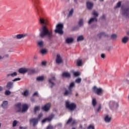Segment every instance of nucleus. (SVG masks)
I'll use <instances>...</instances> for the list:
<instances>
[{
  "label": "nucleus",
  "mask_w": 129,
  "mask_h": 129,
  "mask_svg": "<svg viewBox=\"0 0 129 129\" xmlns=\"http://www.w3.org/2000/svg\"><path fill=\"white\" fill-rule=\"evenodd\" d=\"M129 38L127 36H125L122 39V43L123 44H126L128 42Z\"/></svg>",
  "instance_id": "obj_23"
},
{
  "label": "nucleus",
  "mask_w": 129,
  "mask_h": 129,
  "mask_svg": "<svg viewBox=\"0 0 129 129\" xmlns=\"http://www.w3.org/2000/svg\"><path fill=\"white\" fill-rule=\"evenodd\" d=\"M50 107H51V104L47 103L42 107V109L44 110V111H48V110H50Z\"/></svg>",
  "instance_id": "obj_9"
},
{
  "label": "nucleus",
  "mask_w": 129,
  "mask_h": 129,
  "mask_svg": "<svg viewBox=\"0 0 129 129\" xmlns=\"http://www.w3.org/2000/svg\"><path fill=\"white\" fill-rule=\"evenodd\" d=\"M107 50H108V51L111 50V47H108V48H107Z\"/></svg>",
  "instance_id": "obj_58"
},
{
  "label": "nucleus",
  "mask_w": 129,
  "mask_h": 129,
  "mask_svg": "<svg viewBox=\"0 0 129 129\" xmlns=\"http://www.w3.org/2000/svg\"><path fill=\"white\" fill-rule=\"evenodd\" d=\"M52 118H53V115L49 116L48 117L45 118L42 120V123H45L46 121H50L52 120Z\"/></svg>",
  "instance_id": "obj_17"
},
{
  "label": "nucleus",
  "mask_w": 129,
  "mask_h": 129,
  "mask_svg": "<svg viewBox=\"0 0 129 129\" xmlns=\"http://www.w3.org/2000/svg\"><path fill=\"white\" fill-rule=\"evenodd\" d=\"M101 109V105H99L98 108L97 109L96 111L97 112H99L100 110Z\"/></svg>",
  "instance_id": "obj_49"
},
{
  "label": "nucleus",
  "mask_w": 129,
  "mask_h": 129,
  "mask_svg": "<svg viewBox=\"0 0 129 129\" xmlns=\"http://www.w3.org/2000/svg\"><path fill=\"white\" fill-rule=\"evenodd\" d=\"M56 81V78H55V77H52V78L51 79H49V84H51V88H53V86H54V85H55V83H54V81Z\"/></svg>",
  "instance_id": "obj_10"
},
{
  "label": "nucleus",
  "mask_w": 129,
  "mask_h": 129,
  "mask_svg": "<svg viewBox=\"0 0 129 129\" xmlns=\"http://www.w3.org/2000/svg\"><path fill=\"white\" fill-rule=\"evenodd\" d=\"M79 26H83V19H80L79 22Z\"/></svg>",
  "instance_id": "obj_40"
},
{
  "label": "nucleus",
  "mask_w": 129,
  "mask_h": 129,
  "mask_svg": "<svg viewBox=\"0 0 129 129\" xmlns=\"http://www.w3.org/2000/svg\"><path fill=\"white\" fill-rule=\"evenodd\" d=\"M5 57H6L7 58H8L9 57V54H6L5 55Z\"/></svg>",
  "instance_id": "obj_64"
},
{
  "label": "nucleus",
  "mask_w": 129,
  "mask_h": 129,
  "mask_svg": "<svg viewBox=\"0 0 129 129\" xmlns=\"http://www.w3.org/2000/svg\"><path fill=\"white\" fill-rule=\"evenodd\" d=\"M74 87H75V84H74V82H72L70 84L69 87V90H72Z\"/></svg>",
  "instance_id": "obj_26"
},
{
  "label": "nucleus",
  "mask_w": 129,
  "mask_h": 129,
  "mask_svg": "<svg viewBox=\"0 0 129 129\" xmlns=\"http://www.w3.org/2000/svg\"><path fill=\"white\" fill-rule=\"evenodd\" d=\"M87 8L88 10H91L93 8V3L91 2L87 3Z\"/></svg>",
  "instance_id": "obj_20"
},
{
  "label": "nucleus",
  "mask_w": 129,
  "mask_h": 129,
  "mask_svg": "<svg viewBox=\"0 0 129 129\" xmlns=\"http://www.w3.org/2000/svg\"><path fill=\"white\" fill-rule=\"evenodd\" d=\"M17 75H18V74L16 72H14L13 73L11 74V76L12 77H15V76H17Z\"/></svg>",
  "instance_id": "obj_44"
},
{
  "label": "nucleus",
  "mask_w": 129,
  "mask_h": 129,
  "mask_svg": "<svg viewBox=\"0 0 129 129\" xmlns=\"http://www.w3.org/2000/svg\"><path fill=\"white\" fill-rule=\"evenodd\" d=\"M11 92L9 90H6L5 92V95H10L11 94Z\"/></svg>",
  "instance_id": "obj_45"
},
{
  "label": "nucleus",
  "mask_w": 129,
  "mask_h": 129,
  "mask_svg": "<svg viewBox=\"0 0 129 129\" xmlns=\"http://www.w3.org/2000/svg\"><path fill=\"white\" fill-rule=\"evenodd\" d=\"M72 120H73V119L72 118V117L70 118L68 121L67 122V124H69V123H71V122H72Z\"/></svg>",
  "instance_id": "obj_41"
},
{
  "label": "nucleus",
  "mask_w": 129,
  "mask_h": 129,
  "mask_svg": "<svg viewBox=\"0 0 129 129\" xmlns=\"http://www.w3.org/2000/svg\"><path fill=\"white\" fill-rule=\"evenodd\" d=\"M27 36H28V34H17L15 36V38H16V39H23V38H26Z\"/></svg>",
  "instance_id": "obj_15"
},
{
  "label": "nucleus",
  "mask_w": 129,
  "mask_h": 129,
  "mask_svg": "<svg viewBox=\"0 0 129 129\" xmlns=\"http://www.w3.org/2000/svg\"><path fill=\"white\" fill-rule=\"evenodd\" d=\"M40 52L42 54H46L47 53V49H42L41 50Z\"/></svg>",
  "instance_id": "obj_36"
},
{
  "label": "nucleus",
  "mask_w": 129,
  "mask_h": 129,
  "mask_svg": "<svg viewBox=\"0 0 129 129\" xmlns=\"http://www.w3.org/2000/svg\"><path fill=\"white\" fill-rule=\"evenodd\" d=\"M74 75L76 76V77H77V76H80V73L78 72H75L74 73Z\"/></svg>",
  "instance_id": "obj_43"
},
{
  "label": "nucleus",
  "mask_w": 129,
  "mask_h": 129,
  "mask_svg": "<svg viewBox=\"0 0 129 129\" xmlns=\"http://www.w3.org/2000/svg\"><path fill=\"white\" fill-rule=\"evenodd\" d=\"M43 80H44V77L43 76L39 77L37 78V81H43Z\"/></svg>",
  "instance_id": "obj_37"
},
{
  "label": "nucleus",
  "mask_w": 129,
  "mask_h": 129,
  "mask_svg": "<svg viewBox=\"0 0 129 129\" xmlns=\"http://www.w3.org/2000/svg\"><path fill=\"white\" fill-rule=\"evenodd\" d=\"M22 94H23L24 96H28L29 95V91L26 90Z\"/></svg>",
  "instance_id": "obj_35"
},
{
  "label": "nucleus",
  "mask_w": 129,
  "mask_h": 129,
  "mask_svg": "<svg viewBox=\"0 0 129 129\" xmlns=\"http://www.w3.org/2000/svg\"><path fill=\"white\" fill-rule=\"evenodd\" d=\"M118 107V103H115L114 101H110L109 102V107L111 109H113L114 107Z\"/></svg>",
  "instance_id": "obj_7"
},
{
  "label": "nucleus",
  "mask_w": 129,
  "mask_h": 129,
  "mask_svg": "<svg viewBox=\"0 0 129 129\" xmlns=\"http://www.w3.org/2000/svg\"><path fill=\"white\" fill-rule=\"evenodd\" d=\"M39 22H40V24H41L42 25H46L47 24V22H45V20H44V19H43V18H40L39 20Z\"/></svg>",
  "instance_id": "obj_31"
},
{
  "label": "nucleus",
  "mask_w": 129,
  "mask_h": 129,
  "mask_svg": "<svg viewBox=\"0 0 129 129\" xmlns=\"http://www.w3.org/2000/svg\"><path fill=\"white\" fill-rule=\"evenodd\" d=\"M87 129H95V127H94V125L91 124L88 126Z\"/></svg>",
  "instance_id": "obj_42"
},
{
  "label": "nucleus",
  "mask_w": 129,
  "mask_h": 129,
  "mask_svg": "<svg viewBox=\"0 0 129 129\" xmlns=\"http://www.w3.org/2000/svg\"><path fill=\"white\" fill-rule=\"evenodd\" d=\"M18 71L19 73H21L22 74H25V73H27V72H28V69L21 68L19 69Z\"/></svg>",
  "instance_id": "obj_19"
},
{
  "label": "nucleus",
  "mask_w": 129,
  "mask_h": 129,
  "mask_svg": "<svg viewBox=\"0 0 129 129\" xmlns=\"http://www.w3.org/2000/svg\"><path fill=\"white\" fill-rule=\"evenodd\" d=\"M36 95H38V93L37 92H35L34 94H33V96H36Z\"/></svg>",
  "instance_id": "obj_57"
},
{
  "label": "nucleus",
  "mask_w": 129,
  "mask_h": 129,
  "mask_svg": "<svg viewBox=\"0 0 129 129\" xmlns=\"http://www.w3.org/2000/svg\"><path fill=\"white\" fill-rule=\"evenodd\" d=\"M75 82L76 83H81V78H78L76 80Z\"/></svg>",
  "instance_id": "obj_46"
},
{
  "label": "nucleus",
  "mask_w": 129,
  "mask_h": 129,
  "mask_svg": "<svg viewBox=\"0 0 129 129\" xmlns=\"http://www.w3.org/2000/svg\"><path fill=\"white\" fill-rule=\"evenodd\" d=\"M34 114H36L37 113V112L40 110V106H36L34 107Z\"/></svg>",
  "instance_id": "obj_30"
},
{
  "label": "nucleus",
  "mask_w": 129,
  "mask_h": 129,
  "mask_svg": "<svg viewBox=\"0 0 129 129\" xmlns=\"http://www.w3.org/2000/svg\"><path fill=\"white\" fill-rule=\"evenodd\" d=\"M64 96H71L72 95V90H69L66 89V91L63 94Z\"/></svg>",
  "instance_id": "obj_13"
},
{
  "label": "nucleus",
  "mask_w": 129,
  "mask_h": 129,
  "mask_svg": "<svg viewBox=\"0 0 129 129\" xmlns=\"http://www.w3.org/2000/svg\"><path fill=\"white\" fill-rule=\"evenodd\" d=\"M77 66H82V60H78Z\"/></svg>",
  "instance_id": "obj_38"
},
{
  "label": "nucleus",
  "mask_w": 129,
  "mask_h": 129,
  "mask_svg": "<svg viewBox=\"0 0 129 129\" xmlns=\"http://www.w3.org/2000/svg\"><path fill=\"white\" fill-rule=\"evenodd\" d=\"M73 13H74V9H72L69 12V14L67 16L68 18H70V17H72L73 15Z\"/></svg>",
  "instance_id": "obj_27"
},
{
  "label": "nucleus",
  "mask_w": 129,
  "mask_h": 129,
  "mask_svg": "<svg viewBox=\"0 0 129 129\" xmlns=\"http://www.w3.org/2000/svg\"><path fill=\"white\" fill-rule=\"evenodd\" d=\"M16 106L19 109V110H17V112H21V111H22V103H18L16 105Z\"/></svg>",
  "instance_id": "obj_21"
},
{
  "label": "nucleus",
  "mask_w": 129,
  "mask_h": 129,
  "mask_svg": "<svg viewBox=\"0 0 129 129\" xmlns=\"http://www.w3.org/2000/svg\"><path fill=\"white\" fill-rule=\"evenodd\" d=\"M92 103L94 107H95V106H96V104H97V101H96V99L93 98Z\"/></svg>",
  "instance_id": "obj_29"
},
{
  "label": "nucleus",
  "mask_w": 129,
  "mask_h": 129,
  "mask_svg": "<svg viewBox=\"0 0 129 129\" xmlns=\"http://www.w3.org/2000/svg\"><path fill=\"white\" fill-rule=\"evenodd\" d=\"M111 38L112 40H115L117 38V35L115 34H113L111 35Z\"/></svg>",
  "instance_id": "obj_33"
},
{
  "label": "nucleus",
  "mask_w": 129,
  "mask_h": 129,
  "mask_svg": "<svg viewBox=\"0 0 129 129\" xmlns=\"http://www.w3.org/2000/svg\"><path fill=\"white\" fill-rule=\"evenodd\" d=\"M13 85H14V83L12 82H8L7 83V84L6 85V87L8 89H11V88H13Z\"/></svg>",
  "instance_id": "obj_22"
},
{
  "label": "nucleus",
  "mask_w": 129,
  "mask_h": 129,
  "mask_svg": "<svg viewBox=\"0 0 129 129\" xmlns=\"http://www.w3.org/2000/svg\"><path fill=\"white\" fill-rule=\"evenodd\" d=\"M5 58V56H3L2 55H0V60H3Z\"/></svg>",
  "instance_id": "obj_55"
},
{
  "label": "nucleus",
  "mask_w": 129,
  "mask_h": 129,
  "mask_svg": "<svg viewBox=\"0 0 129 129\" xmlns=\"http://www.w3.org/2000/svg\"><path fill=\"white\" fill-rule=\"evenodd\" d=\"M46 129H53V126H51V125H48Z\"/></svg>",
  "instance_id": "obj_52"
},
{
  "label": "nucleus",
  "mask_w": 129,
  "mask_h": 129,
  "mask_svg": "<svg viewBox=\"0 0 129 129\" xmlns=\"http://www.w3.org/2000/svg\"><path fill=\"white\" fill-rule=\"evenodd\" d=\"M42 116H43V114L40 113L38 115V118H37V119H38V120H40V118H41Z\"/></svg>",
  "instance_id": "obj_50"
},
{
  "label": "nucleus",
  "mask_w": 129,
  "mask_h": 129,
  "mask_svg": "<svg viewBox=\"0 0 129 129\" xmlns=\"http://www.w3.org/2000/svg\"><path fill=\"white\" fill-rule=\"evenodd\" d=\"M97 37L99 39H101L102 37H108V35L105 33V32H100L97 35Z\"/></svg>",
  "instance_id": "obj_16"
},
{
  "label": "nucleus",
  "mask_w": 129,
  "mask_h": 129,
  "mask_svg": "<svg viewBox=\"0 0 129 129\" xmlns=\"http://www.w3.org/2000/svg\"><path fill=\"white\" fill-rule=\"evenodd\" d=\"M31 73H35V71L34 70H32L31 71Z\"/></svg>",
  "instance_id": "obj_62"
},
{
  "label": "nucleus",
  "mask_w": 129,
  "mask_h": 129,
  "mask_svg": "<svg viewBox=\"0 0 129 129\" xmlns=\"http://www.w3.org/2000/svg\"><path fill=\"white\" fill-rule=\"evenodd\" d=\"M102 19H105V15H103V16H102Z\"/></svg>",
  "instance_id": "obj_61"
},
{
  "label": "nucleus",
  "mask_w": 129,
  "mask_h": 129,
  "mask_svg": "<svg viewBox=\"0 0 129 129\" xmlns=\"http://www.w3.org/2000/svg\"><path fill=\"white\" fill-rule=\"evenodd\" d=\"M41 38H45L47 37L49 40H51L53 38V33L52 31H49V29L46 26H43L40 29V33L39 34Z\"/></svg>",
  "instance_id": "obj_1"
},
{
  "label": "nucleus",
  "mask_w": 129,
  "mask_h": 129,
  "mask_svg": "<svg viewBox=\"0 0 129 129\" xmlns=\"http://www.w3.org/2000/svg\"><path fill=\"white\" fill-rule=\"evenodd\" d=\"M29 121L30 123H32L33 125L34 126H35L36 125H37V124H38L39 120L37 118H33L32 119H31Z\"/></svg>",
  "instance_id": "obj_8"
},
{
  "label": "nucleus",
  "mask_w": 129,
  "mask_h": 129,
  "mask_svg": "<svg viewBox=\"0 0 129 129\" xmlns=\"http://www.w3.org/2000/svg\"><path fill=\"white\" fill-rule=\"evenodd\" d=\"M80 128L84 129V128H83V126L82 125H81V124L80 125Z\"/></svg>",
  "instance_id": "obj_60"
},
{
  "label": "nucleus",
  "mask_w": 129,
  "mask_h": 129,
  "mask_svg": "<svg viewBox=\"0 0 129 129\" xmlns=\"http://www.w3.org/2000/svg\"><path fill=\"white\" fill-rule=\"evenodd\" d=\"M29 109V106L27 104H23L22 105V109L21 110L22 112H26Z\"/></svg>",
  "instance_id": "obj_12"
},
{
  "label": "nucleus",
  "mask_w": 129,
  "mask_h": 129,
  "mask_svg": "<svg viewBox=\"0 0 129 129\" xmlns=\"http://www.w3.org/2000/svg\"><path fill=\"white\" fill-rule=\"evenodd\" d=\"M76 124V120H73L72 121V125H74V124Z\"/></svg>",
  "instance_id": "obj_54"
},
{
  "label": "nucleus",
  "mask_w": 129,
  "mask_h": 129,
  "mask_svg": "<svg viewBox=\"0 0 129 129\" xmlns=\"http://www.w3.org/2000/svg\"><path fill=\"white\" fill-rule=\"evenodd\" d=\"M104 121L105 122L109 123L111 121V117H110L108 115H106L104 117Z\"/></svg>",
  "instance_id": "obj_18"
},
{
  "label": "nucleus",
  "mask_w": 129,
  "mask_h": 129,
  "mask_svg": "<svg viewBox=\"0 0 129 129\" xmlns=\"http://www.w3.org/2000/svg\"><path fill=\"white\" fill-rule=\"evenodd\" d=\"M92 15H93L94 18H91L90 20L89 21V25H90V24H91V23H92L93 22H94V21H95V22H97V17H98V13H97V12L93 11L92 12Z\"/></svg>",
  "instance_id": "obj_5"
},
{
  "label": "nucleus",
  "mask_w": 129,
  "mask_h": 129,
  "mask_svg": "<svg viewBox=\"0 0 129 129\" xmlns=\"http://www.w3.org/2000/svg\"><path fill=\"white\" fill-rule=\"evenodd\" d=\"M121 10L122 11V14L123 16L125 17H127L129 15V8H123L121 7Z\"/></svg>",
  "instance_id": "obj_6"
},
{
  "label": "nucleus",
  "mask_w": 129,
  "mask_h": 129,
  "mask_svg": "<svg viewBox=\"0 0 129 129\" xmlns=\"http://www.w3.org/2000/svg\"><path fill=\"white\" fill-rule=\"evenodd\" d=\"M38 44L39 46V47H42L44 46V42L43 41H39Z\"/></svg>",
  "instance_id": "obj_34"
},
{
  "label": "nucleus",
  "mask_w": 129,
  "mask_h": 129,
  "mask_svg": "<svg viewBox=\"0 0 129 129\" xmlns=\"http://www.w3.org/2000/svg\"><path fill=\"white\" fill-rule=\"evenodd\" d=\"M66 42L67 44H70V43H72V42H73V38H68L66 39Z\"/></svg>",
  "instance_id": "obj_28"
},
{
  "label": "nucleus",
  "mask_w": 129,
  "mask_h": 129,
  "mask_svg": "<svg viewBox=\"0 0 129 129\" xmlns=\"http://www.w3.org/2000/svg\"><path fill=\"white\" fill-rule=\"evenodd\" d=\"M64 28V25L62 24H58L56 26V29L54 30L55 33L57 34H60V35H63L64 32L63 31V28Z\"/></svg>",
  "instance_id": "obj_2"
},
{
  "label": "nucleus",
  "mask_w": 129,
  "mask_h": 129,
  "mask_svg": "<svg viewBox=\"0 0 129 129\" xmlns=\"http://www.w3.org/2000/svg\"><path fill=\"white\" fill-rule=\"evenodd\" d=\"M92 91L97 95H101L102 93H103V90L101 88H97L96 86H94L92 88Z\"/></svg>",
  "instance_id": "obj_4"
},
{
  "label": "nucleus",
  "mask_w": 129,
  "mask_h": 129,
  "mask_svg": "<svg viewBox=\"0 0 129 129\" xmlns=\"http://www.w3.org/2000/svg\"><path fill=\"white\" fill-rule=\"evenodd\" d=\"M34 59L35 60H37V59H38V56L37 55H35L34 56Z\"/></svg>",
  "instance_id": "obj_56"
},
{
  "label": "nucleus",
  "mask_w": 129,
  "mask_h": 129,
  "mask_svg": "<svg viewBox=\"0 0 129 129\" xmlns=\"http://www.w3.org/2000/svg\"><path fill=\"white\" fill-rule=\"evenodd\" d=\"M66 106L67 108H68L70 110H74L76 109L77 107L76 104L74 103H70L69 102V101H67L66 102Z\"/></svg>",
  "instance_id": "obj_3"
},
{
  "label": "nucleus",
  "mask_w": 129,
  "mask_h": 129,
  "mask_svg": "<svg viewBox=\"0 0 129 129\" xmlns=\"http://www.w3.org/2000/svg\"><path fill=\"white\" fill-rule=\"evenodd\" d=\"M3 87L0 86V91H3Z\"/></svg>",
  "instance_id": "obj_59"
},
{
  "label": "nucleus",
  "mask_w": 129,
  "mask_h": 129,
  "mask_svg": "<svg viewBox=\"0 0 129 129\" xmlns=\"http://www.w3.org/2000/svg\"><path fill=\"white\" fill-rule=\"evenodd\" d=\"M101 58H102L103 59H105V54L104 53H102L101 54Z\"/></svg>",
  "instance_id": "obj_51"
},
{
  "label": "nucleus",
  "mask_w": 129,
  "mask_h": 129,
  "mask_svg": "<svg viewBox=\"0 0 129 129\" xmlns=\"http://www.w3.org/2000/svg\"><path fill=\"white\" fill-rule=\"evenodd\" d=\"M62 77H66V78H70L71 76L69 73L64 72L62 74Z\"/></svg>",
  "instance_id": "obj_24"
},
{
  "label": "nucleus",
  "mask_w": 129,
  "mask_h": 129,
  "mask_svg": "<svg viewBox=\"0 0 129 129\" xmlns=\"http://www.w3.org/2000/svg\"><path fill=\"white\" fill-rule=\"evenodd\" d=\"M7 77H9V76H11V74H8L7 75Z\"/></svg>",
  "instance_id": "obj_63"
},
{
  "label": "nucleus",
  "mask_w": 129,
  "mask_h": 129,
  "mask_svg": "<svg viewBox=\"0 0 129 129\" xmlns=\"http://www.w3.org/2000/svg\"><path fill=\"white\" fill-rule=\"evenodd\" d=\"M84 40V37L83 35L79 36L77 38L78 42H79L80 41H83Z\"/></svg>",
  "instance_id": "obj_32"
},
{
  "label": "nucleus",
  "mask_w": 129,
  "mask_h": 129,
  "mask_svg": "<svg viewBox=\"0 0 129 129\" xmlns=\"http://www.w3.org/2000/svg\"><path fill=\"white\" fill-rule=\"evenodd\" d=\"M8 101H4L2 104V107H3V108H6L8 106Z\"/></svg>",
  "instance_id": "obj_25"
},
{
  "label": "nucleus",
  "mask_w": 129,
  "mask_h": 129,
  "mask_svg": "<svg viewBox=\"0 0 129 129\" xmlns=\"http://www.w3.org/2000/svg\"><path fill=\"white\" fill-rule=\"evenodd\" d=\"M33 4L34 6L36 8V12H37L38 14H39V8H38V7L37 6V5L39 4V0H32Z\"/></svg>",
  "instance_id": "obj_14"
},
{
  "label": "nucleus",
  "mask_w": 129,
  "mask_h": 129,
  "mask_svg": "<svg viewBox=\"0 0 129 129\" xmlns=\"http://www.w3.org/2000/svg\"><path fill=\"white\" fill-rule=\"evenodd\" d=\"M121 6V2H119L117 4V6L115 7V9H117V8H120Z\"/></svg>",
  "instance_id": "obj_39"
},
{
  "label": "nucleus",
  "mask_w": 129,
  "mask_h": 129,
  "mask_svg": "<svg viewBox=\"0 0 129 129\" xmlns=\"http://www.w3.org/2000/svg\"><path fill=\"white\" fill-rule=\"evenodd\" d=\"M62 62H63V60H62L61 56H60V54H57L56 55V63H57V64H61Z\"/></svg>",
  "instance_id": "obj_11"
},
{
  "label": "nucleus",
  "mask_w": 129,
  "mask_h": 129,
  "mask_svg": "<svg viewBox=\"0 0 129 129\" xmlns=\"http://www.w3.org/2000/svg\"><path fill=\"white\" fill-rule=\"evenodd\" d=\"M20 80H21V78H16L14 79V80H13L12 81H13V82H15V81H20Z\"/></svg>",
  "instance_id": "obj_48"
},
{
  "label": "nucleus",
  "mask_w": 129,
  "mask_h": 129,
  "mask_svg": "<svg viewBox=\"0 0 129 129\" xmlns=\"http://www.w3.org/2000/svg\"><path fill=\"white\" fill-rule=\"evenodd\" d=\"M18 123V122L17 121V120H15L13 122V127L16 126V125H17V124Z\"/></svg>",
  "instance_id": "obj_47"
},
{
  "label": "nucleus",
  "mask_w": 129,
  "mask_h": 129,
  "mask_svg": "<svg viewBox=\"0 0 129 129\" xmlns=\"http://www.w3.org/2000/svg\"><path fill=\"white\" fill-rule=\"evenodd\" d=\"M46 61H42L41 64L43 65V66H46Z\"/></svg>",
  "instance_id": "obj_53"
}]
</instances>
